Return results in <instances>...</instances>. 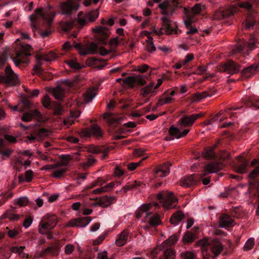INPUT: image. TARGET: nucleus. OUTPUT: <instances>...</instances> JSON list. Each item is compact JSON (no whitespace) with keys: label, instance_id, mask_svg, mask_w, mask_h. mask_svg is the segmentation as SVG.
<instances>
[{"label":"nucleus","instance_id":"nucleus-24","mask_svg":"<svg viewBox=\"0 0 259 259\" xmlns=\"http://www.w3.org/2000/svg\"><path fill=\"white\" fill-rule=\"evenodd\" d=\"M41 114L37 109H35L30 112L24 113L21 116V119L25 122H29L35 117H40Z\"/></svg>","mask_w":259,"mask_h":259},{"label":"nucleus","instance_id":"nucleus-36","mask_svg":"<svg viewBox=\"0 0 259 259\" xmlns=\"http://www.w3.org/2000/svg\"><path fill=\"white\" fill-rule=\"evenodd\" d=\"M0 218L1 220L9 219L10 221H17L19 219L20 216L13 213L11 210H8L1 216Z\"/></svg>","mask_w":259,"mask_h":259},{"label":"nucleus","instance_id":"nucleus-61","mask_svg":"<svg viewBox=\"0 0 259 259\" xmlns=\"http://www.w3.org/2000/svg\"><path fill=\"white\" fill-rule=\"evenodd\" d=\"M42 104L45 108H48L50 105V98L46 95L41 100Z\"/></svg>","mask_w":259,"mask_h":259},{"label":"nucleus","instance_id":"nucleus-32","mask_svg":"<svg viewBox=\"0 0 259 259\" xmlns=\"http://www.w3.org/2000/svg\"><path fill=\"white\" fill-rule=\"evenodd\" d=\"M184 214L182 211H176L170 218V223L175 225L178 224L184 218Z\"/></svg>","mask_w":259,"mask_h":259},{"label":"nucleus","instance_id":"nucleus-26","mask_svg":"<svg viewBox=\"0 0 259 259\" xmlns=\"http://www.w3.org/2000/svg\"><path fill=\"white\" fill-rule=\"evenodd\" d=\"M51 93L56 99L62 100L64 97L65 89L61 85H58L52 88Z\"/></svg>","mask_w":259,"mask_h":259},{"label":"nucleus","instance_id":"nucleus-43","mask_svg":"<svg viewBox=\"0 0 259 259\" xmlns=\"http://www.w3.org/2000/svg\"><path fill=\"white\" fill-rule=\"evenodd\" d=\"M92 219L90 217H81L76 218V223L78 227H84L87 226L91 221Z\"/></svg>","mask_w":259,"mask_h":259},{"label":"nucleus","instance_id":"nucleus-3","mask_svg":"<svg viewBox=\"0 0 259 259\" xmlns=\"http://www.w3.org/2000/svg\"><path fill=\"white\" fill-rule=\"evenodd\" d=\"M156 199L162 200V205L166 209L174 208L178 201L177 198L174 196L173 192L162 191L156 195Z\"/></svg>","mask_w":259,"mask_h":259},{"label":"nucleus","instance_id":"nucleus-50","mask_svg":"<svg viewBox=\"0 0 259 259\" xmlns=\"http://www.w3.org/2000/svg\"><path fill=\"white\" fill-rule=\"evenodd\" d=\"M119 41L118 37L111 38L109 41V45L110 48V51L115 50L117 46L119 45Z\"/></svg>","mask_w":259,"mask_h":259},{"label":"nucleus","instance_id":"nucleus-21","mask_svg":"<svg viewBox=\"0 0 259 259\" xmlns=\"http://www.w3.org/2000/svg\"><path fill=\"white\" fill-rule=\"evenodd\" d=\"M98 53V46L94 42H88L84 45L83 48L80 52L81 56H85L88 54L94 55Z\"/></svg>","mask_w":259,"mask_h":259},{"label":"nucleus","instance_id":"nucleus-34","mask_svg":"<svg viewBox=\"0 0 259 259\" xmlns=\"http://www.w3.org/2000/svg\"><path fill=\"white\" fill-rule=\"evenodd\" d=\"M154 82H151L149 84L147 85L146 86L143 87L141 89L142 92L141 93V96L143 97H147L148 95L151 93H155L156 94V92L154 91Z\"/></svg>","mask_w":259,"mask_h":259},{"label":"nucleus","instance_id":"nucleus-8","mask_svg":"<svg viewBox=\"0 0 259 259\" xmlns=\"http://www.w3.org/2000/svg\"><path fill=\"white\" fill-rule=\"evenodd\" d=\"M59 9L62 14L67 16L71 15L73 12H76L79 8V5L68 0L62 2L59 5Z\"/></svg>","mask_w":259,"mask_h":259},{"label":"nucleus","instance_id":"nucleus-33","mask_svg":"<svg viewBox=\"0 0 259 259\" xmlns=\"http://www.w3.org/2000/svg\"><path fill=\"white\" fill-rule=\"evenodd\" d=\"M248 164V161L245 159H241L240 161L235 166V170L239 174H244L246 172V167Z\"/></svg>","mask_w":259,"mask_h":259},{"label":"nucleus","instance_id":"nucleus-40","mask_svg":"<svg viewBox=\"0 0 259 259\" xmlns=\"http://www.w3.org/2000/svg\"><path fill=\"white\" fill-rule=\"evenodd\" d=\"M238 10V8L236 6H232L229 9L222 10L223 15H224V19L233 16L235 13H237Z\"/></svg>","mask_w":259,"mask_h":259},{"label":"nucleus","instance_id":"nucleus-54","mask_svg":"<svg viewBox=\"0 0 259 259\" xmlns=\"http://www.w3.org/2000/svg\"><path fill=\"white\" fill-rule=\"evenodd\" d=\"M237 5L238 6H236L238 8H242L246 9L248 10L251 9L252 7V5L248 2H240L238 3Z\"/></svg>","mask_w":259,"mask_h":259},{"label":"nucleus","instance_id":"nucleus-59","mask_svg":"<svg viewBox=\"0 0 259 259\" xmlns=\"http://www.w3.org/2000/svg\"><path fill=\"white\" fill-rule=\"evenodd\" d=\"M146 42L145 49L147 52L152 53L156 50V47L154 45L153 41H147Z\"/></svg>","mask_w":259,"mask_h":259},{"label":"nucleus","instance_id":"nucleus-45","mask_svg":"<svg viewBox=\"0 0 259 259\" xmlns=\"http://www.w3.org/2000/svg\"><path fill=\"white\" fill-rule=\"evenodd\" d=\"M75 21H65L60 23V26L64 31L70 30L75 25Z\"/></svg>","mask_w":259,"mask_h":259},{"label":"nucleus","instance_id":"nucleus-4","mask_svg":"<svg viewBox=\"0 0 259 259\" xmlns=\"http://www.w3.org/2000/svg\"><path fill=\"white\" fill-rule=\"evenodd\" d=\"M5 75H0V83H4L8 87H13L19 84L17 75L13 72L10 66L5 70Z\"/></svg>","mask_w":259,"mask_h":259},{"label":"nucleus","instance_id":"nucleus-23","mask_svg":"<svg viewBox=\"0 0 259 259\" xmlns=\"http://www.w3.org/2000/svg\"><path fill=\"white\" fill-rule=\"evenodd\" d=\"M189 132V130L188 129H185L182 132H181L178 128H176L173 125L171 126L168 130L169 134L171 136L175 137L177 139L185 137Z\"/></svg>","mask_w":259,"mask_h":259},{"label":"nucleus","instance_id":"nucleus-46","mask_svg":"<svg viewBox=\"0 0 259 259\" xmlns=\"http://www.w3.org/2000/svg\"><path fill=\"white\" fill-rule=\"evenodd\" d=\"M256 23V21L252 19H247L243 23V27L246 30H250Z\"/></svg>","mask_w":259,"mask_h":259},{"label":"nucleus","instance_id":"nucleus-28","mask_svg":"<svg viewBox=\"0 0 259 259\" xmlns=\"http://www.w3.org/2000/svg\"><path fill=\"white\" fill-rule=\"evenodd\" d=\"M178 240V238L176 235H172L163 242L159 246V247L160 249H165V247L171 248V246L175 245Z\"/></svg>","mask_w":259,"mask_h":259},{"label":"nucleus","instance_id":"nucleus-51","mask_svg":"<svg viewBox=\"0 0 259 259\" xmlns=\"http://www.w3.org/2000/svg\"><path fill=\"white\" fill-rule=\"evenodd\" d=\"M254 245V240L253 238L248 239L243 247V249L245 251H248L252 249Z\"/></svg>","mask_w":259,"mask_h":259},{"label":"nucleus","instance_id":"nucleus-16","mask_svg":"<svg viewBox=\"0 0 259 259\" xmlns=\"http://www.w3.org/2000/svg\"><path fill=\"white\" fill-rule=\"evenodd\" d=\"M209 248L212 253V255H211V258H215L222 252L224 246L219 240L213 239L210 241Z\"/></svg>","mask_w":259,"mask_h":259},{"label":"nucleus","instance_id":"nucleus-18","mask_svg":"<svg viewBox=\"0 0 259 259\" xmlns=\"http://www.w3.org/2000/svg\"><path fill=\"white\" fill-rule=\"evenodd\" d=\"M96 200H97V201L95 204V205L102 207H107L113 203L114 202L116 201L117 199L115 196L105 195L100 197L99 199L96 198Z\"/></svg>","mask_w":259,"mask_h":259},{"label":"nucleus","instance_id":"nucleus-42","mask_svg":"<svg viewBox=\"0 0 259 259\" xmlns=\"http://www.w3.org/2000/svg\"><path fill=\"white\" fill-rule=\"evenodd\" d=\"M99 15V10H95L85 14V18L90 22H94Z\"/></svg>","mask_w":259,"mask_h":259},{"label":"nucleus","instance_id":"nucleus-44","mask_svg":"<svg viewBox=\"0 0 259 259\" xmlns=\"http://www.w3.org/2000/svg\"><path fill=\"white\" fill-rule=\"evenodd\" d=\"M51 174V177L54 178H60L63 177L67 171V168L58 167Z\"/></svg>","mask_w":259,"mask_h":259},{"label":"nucleus","instance_id":"nucleus-58","mask_svg":"<svg viewBox=\"0 0 259 259\" xmlns=\"http://www.w3.org/2000/svg\"><path fill=\"white\" fill-rule=\"evenodd\" d=\"M146 159V157H144V158H142V160L138 162H135V163L132 162V163H129L127 165L128 169L131 171H133V170H135L138 166L140 165V164H141L142 161Z\"/></svg>","mask_w":259,"mask_h":259},{"label":"nucleus","instance_id":"nucleus-12","mask_svg":"<svg viewBox=\"0 0 259 259\" xmlns=\"http://www.w3.org/2000/svg\"><path fill=\"white\" fill-rule=\"evenodd\" d=\"M202 116V114L201 113L185 115L179 120L178 123L181 127L191 126L198 118Z\"/></svg>","mask_w":259,"mask_h":259},{"label":"nucleus","instance_id":"nucleus-53","mask_svg":"<svg viewBox=\"0 0 259 259\" xmlns=\"http://www.w3.org/2000/svg\"><path fill=\"white\" fill-rule=\"evenodd\" d=\"M66 63L72 68L75 69H79L81 68V65L79 63L72 60H69L66 61Z\"/></svg>","mask_w":259,"mask_h":259},{"label":"nucleus","instance_id":"nucleus-35","mask_svg":"<svg viewBox=\"0 0 259 259\" xmlns=\"http://www.w3.org/2000/svg\"><path fill=\"white\" fill-rule=\"evenodd\" d=\"M219 144L218 141L212 147L205 148L202 153L203 156L207 159L213 158L215 156L214 149Z\"/></svg>","mask_w":259,"mask_h":259},{"label":"nucleus","instance_id":"nucleus-31","mask_svg":"<svg viewBox=\"0 0 259 259\" xmlns=\"http://www.w3.org/2000/svg\"><path fill=\"white\" fill-rule=\"evenodd\" d=\"M55 13H51L49 15V16L48 17V21H46V24H47V25L48 27V28L44 31L41 32L40 33V35L42 37H46L48 36L51 33V27L52 23L53 20V18L55 17Z\"/></svg>","mask_w":259,"mask_h":259},{"label":"nucleus","instance_id":"nucleus-52","mask_svg":"<svg viewBox=\"0 0 259 259\" xmlns=\"http://www.w3.org/2000/svg\"><path fill=\"white\" fill-rule=\"evenodd\" d=\"M96 162V159L92 156H90L85 162L82 163V166L84 168H88L92 166Z\"/></svg>","mask_w":259,"mask_h":259},{"label":"nucleus","instance_id":"nucleus-11","mask_svg":"<svg viewBox=\"0 0 259 259\" xmlns=\"http://www.w3.org/2000/svg\"><path fill=\"white\" fill-rule=\"evenodd\" d=\"M202 178L201 174L191 175L182 178L180 181V185L182 187H189L196 185Z\"/></svg>","mask_w":259,"mask_h":259},{"label":"nucleus","instance_id":"nucleus-39","mask_svg":"<svg viewBox=\"0 0 259 259\" xmlns=\"http://www.w3.org/2000/svg\"><path fill=\"white\" fill-rule=\"evenodd\" d=\"M59 158L61 160V161L57 163L59 167L66 166L73 159L72 157L69 154L61 155L59 156Z\"/></svg>","mask_w":259,"mask_h":259},{"label":"nucleus","instance_id":"nucleus-41","mask_svg":"<svg viewBox=\"0 0 259 259\" xmlns=\"http://www.w3.org/2000/svg\"><path fill=\"white\" fill-rule=\"evenodd\" d=\"M85 15H84L83 12L80 11L77 15V18L75 22L79 25L80 28H82L84 26L87 25V21L86 20Z\"/></svg>","mask_w":259,"mask_h":259},{"label":"nucleus","instance_id":"nucleus-55","mask_svg":"<svg viewBox=\"0 0 259 259\" xmlns=\"http://www.w3.org/2000/svg\"><path fill=\"white\" fill-rule=\"evenodd\" d=\"M15 203L20 207L26 206L28 203V199L26 197H21L16 200Z\"/></svg>","mask_w":259,"mask_h":259},{"label":"nucleus","instance_id":"nucleus-29","mask_svg":"<svg viewBox=\"0 0 259 259\" xmlns=\"http://www.w3.org/2000/svg\"><path fill=\"white\" fill-rule=\"evenodd\" d=\"M159 250H163V253L162 256L159 259H176V252L172 248L165 247V249H160Z\"/></svg>","mask_w":259,"mask_h":259},{"label":"nucleus","instance_id":"nucleus-56","mask_svg":"<svg viewBox=\"0 0 259 259\" xmlns=\"http://www.w3.org/2000/svg\"><path fill=\"white\" fill-rule=\"evenodd\" d=\"M181 256L184 257L185 259H197V256L195 253L190 251H186L185 253H182Z\"/></svg>","mask_w":259,"mask_h":259},{"label":"nucleus","instance_id":"nucleus-2","mask_svg":"<svg viewBox=\"0 0 259 259\" xmlns=\"http://www.w3.org/2000/svg\"><path fill=\"white\" fill-rule=\"evenodd\" d=\"M58 223V217L53 214L47 213L41 218L38 227L40 234H45L54 229Z\"/></svg>","mask_w":259,"mask_h":259},{"label":"nucleus","instance_id":"nucleus-48","mask_svg":"<svg viewBox=\"0 0 259 259\" xmlns=\"http://www.w3.org/2000/svg\"><path fill=\"white\" fill-rule=\"evenodd\" d=\"M206 93H204L203 92L201 93H197L194 94L191 97V102H198L201 100V99L206 98Z\"/></svg>","mask_w":259,"mask_h":259},{"label":"nucleus","instance_id":"nucleus-27","mask_svg":"<svg viewBox=\"0 0 259 259\" xmlns=\"http://www.w3.org/2000/svg\"><path fill=\"white\" fill-rule=\"evenodd\" d=\"M103 118L106 120L110 125L118 123L122 117L116 116L112 113H107L103 114Z\"/></svg>","mask_w":259,"mask_h":259},{"label":"nucleus","instance_id":"nucleus-13","mask_svg":"<svg viewBox=\"0 0 259 259\" xmlns=\"http://www.w3.org/2000/svg\"><path fill=\"white\" fill-rule=\"evenodd\" d=\"M210 240L208 238H204L198 240L196 243V246L200 247L202 259L211 258V254L208 249Z\"/></svg>","mask_w":259,"mask_h":259},{"label":"nucleus","instance_id":"nucleus-38","mask_svg":"<svg viewBox=\"0 0 259 259\" xmlns=\"http://www.w3.org/2000/svg\"><path fill=\"white\" fill-rule=\"evenodd\" d=\"M196 234L190 231H187L183 237V241L185 244L193 242L196 239Z\"/></svg>","mask_w":259,"mask_h":259},{"label":"nucleus","instance_id":"nucleus-1","mask_svg":"<svg viewBox=\"0 0 259 259\" xmlns=\"http://www.w3.org/2000/svg\"><path fill=\"white\" fill-rule=\"evenodd\" d=\"M32 51L33 49L29 45H21L19 48L16 49V56L12 57L16 66L29 62L28 57L31 56Z\"/></svg>","mask_w":259,"mask_h":259},{"label":"nucleus","instance_id":"nucleus-5","mask_svg":"<svg viewBox=\"0 0 259 259\" xmlns=\"http://www.w3.org/2000/svg\"><path fill=\"white\" fill-rule=\"evenodd\" d=\"M218 70L222 72L233 75L238 73L240 69V66L233 60H229L221 63L217 67Z\"/></svg>","mask_w":259,"mask_h":259},{"label":"nucleus","instance_id":"nucleus-14","mask_svg":"<svg viewBox=\"0 0 259 259\" xmlns=\"http://www.w3.org/2000/svg\"><path fill=\"white\" fill-rule=\"evenodd\" d=\"M175 90L169 92L167 90L164 92L161 96H160L156 103L157 106H161L165 104H170L175 101V98L172 97L175 95Z\"/></svg>","mask_w":259,"mask_h":259},{"label":"nucleus","instance_id":"nucleus-15","mask_svg":"<svg viewBox=\"0 0 259 259\" xmlns=\"http://www.w3.org/2000/svg\"><path fill=\"white\" fill-rule=\"evenodd\" d=\"M123 82L131 88H134L136 85H143L146 83L145 79L141 75L128 76L124 78Z\"/></svg>","mask_w":259,"mask_h":259},{"label":"nucleus","instance_id":"nucleus-6","mask_svg":"<svg viewBox=\"0 0 259 259\" xmlns=\"http://www.w3.org/2000/svg\"><path fill=\"white\" fill-rule=\"evenodd\" d=\"M51 13L54 12H45L43 13V9L37 8L34 11V13L29 16V19L31 22L30 25L33 31L37 29L36 25L37 22L40 20V18H44L46 21H48V17Z\"/></svg>","mask_w":259,"mask_h":259},{"label":"nucleus","instance_id":"nucleus-30","mask_svg":"<svg viewBox=\"0 0 259 259\" xmlns=\"http://www.w3.org/2000/svg\"><path fill=\"white\" fill-rule=\"evenodd\" d=\"M128 232L126 230H124L118 235V238L116 240L115 244L118 246L124 245L127 241Z\"/></svg>","mask_w":259,"mask_h":259},{"label":"nucleus","instance_id":"nucleus-47","mask_svg":"<svg viewBox=\"0 0 259 259\" xmlns=\"http://www.w3.org/2000/svg\"><path fill=\"white\" fill-rule=\"evenodd\" d=\"M148 223L149 225L152 227H155L159 225L161 223L159 215L155 214L154 216L151 217L149 219Z\"/></svg>","mask_w":259,"mask_h":259},{"label":"nucleus","instance_id":"nucleus-57","mask_svg":"<svg viewBox=\"0 0 259 259\" xmlns=\"http://www.w3.org/2000/svg\"><path fill=\"white\" fill-rule=\"evenodd\" d=\"M113 146H108L107 147H105L104 146H102V152L101 153H102L103 154V155H102V159H105L106 158L107 156H108V154L109 153V152L110 151H111V150L113 149Z\"/></svg>","mask_w":259,"mask_h":259},{"label":"nucleus","instance_id":"nucleus-49","mask_svg":"<svg viewBox=\"0 0 259 259\" xmlns=\"http://www.w3.org/2000/svg\"><path fill=\"white\" fill-rule=\"evenodd\" d=\"M41 66L42 63L41 62L37 61L36 65H34L33 68L32 74L40 75L41 74V72L43 71Z\"/></svg>","mask_w":259,"mask_h":259},{"label":"nucleus","instance_id":"nucleus-25","mask_svg":"<svg viewBox=\"0 0 259 259\" xmlns=\"http://www.w3.org/2000/svg\"><path fill=\"white\" fill-rule=\"evenodd\" d=\"M248 192L250 194L259 196V182L255 179L249 181V188Z\"/></svg>","mask_w":259,"mask_h":259},{"label":"nucleus","instance_id":"nucleus-37","mask_svg":"<svg viewBox=\"0 0 259 259\" xmlns=\"http://www.w3.org/2000/svg\"><path fill=\"white\" fill-rule=\"evenodd\" d=\"M96 94V91L94 88L89 89L83 95L84 102L87 103L91 102Z\"/></svg>","mask_w":259,"mask_h":259},{"label":"nucleus","instance_id":"nucleus-62","mask_svg":"<svg viewBox=\"0 0 259 259\" xmlns=\"http://www.w3.org/2000/svg\"><path fill=\"white\" fill-rule=\"evenodd\" d=\"M57 251V248L54 246L48 247L42 252V254H51L54 255Z\"/></svg>","mask_w":259,"mask_h":259},{"label":"nucleus","instance_id":"nucleus-63","mask_svg":"<svg viewBox=\"0 0 259 259\" xmlns=\"http://www.w3.org/2000/svg\"><path fill=\"white\" fill-rule=\"evenodd\" d=\"M21 102L24 106V108L26 109H30L31 107V103L26 98H23L21 100Z\"/></svg>","mask_w":259,"mask_h":259},{"label":"nucleus","instance_id":"nucleus-60","mask_svg":"<svg viewBox=\"0 0 259 259\" xmlns=\"http://www.w3.org/2000/svg\"><path fill=\"white\" fill-rule=\"evenodd\" d=\"M191 11L196 15L199 14L202 11L201 5L200 4H195L191 9Z\"/></svg>","mask_w":259,"mask_h":259},{"label":"nucleus","instance_id":"nucleus-9","mask_svg":"<svg viewBox=\"0 0 259 259\" xmlns=\"http://www.w3.org/2000/svg\"><path fill=\"white\" fill-rule=\"evenodd\" d=\"M79 135L82 137H90L94 136L97 139L102 138L103 131L97 124H92L90 128H84L79 133Z\"/></svg>","mask_w":259,"mask_h":259},{"label":"nucleus","instance_id":"nucleus-10","mask_svg":"<svg viewBox=\"0 0 259 259\" xmlns=\"http://www.w3.org/2000/svg\"><path fill=\"white\" fill-rule=\"evenodd\" d=\"M161 29L167 35L177 33V25L176 23L172 21L168 16H162L161 18Z\"/></svg>","mask_w":259,"mask_h":259},{"label":"nucleus","instance_id":"nucleus-17","mask_svg":"<svg viewBox=\"0 0 259 259\" xmlns=\"http://www.w3.org/2000/svg\"><path fill=\"white\" fill-rule=\"evenodd\" d=\"M224 165L221 163L210 162L206 164L204 167L203 174H201L202 177L210 173L217 172L222 169Z\"/></svg>","mask_w":259,"mask_h":259},{"label":"nucleus","instance_id":"nucleus-64","mask_svg":"<svg viewBox=\"0 0 259 259\" xmlns=\"http://www.w3.org/2000/svg\"><path fill=\"white\" fill-rule=\"evenodd\" d=\"M258 174H259V166L256 167L249 174L248 178L250 180L255 179Z\"/></svg>","mask_w":259,"mask_h":259},{"label":"nucleus","instance_id":"nucleus-7","mask_svg":"<svg viewBox=\"0 0 259 259\" xmlns=\"http://www.w3.org/2000/svg\"><path fill=\"white\" fill-rule=\"evenodd\" d=\"M92 31L95 33V37L99 44L106 45L107 40L110 36L109 29L103 26H98L92 29Z\"/></svg>","mask_w":259,"mask_h":259},{"label":"nucleus","instance_id":"nucleus-20","mask_svg":"<svg viewBox=\"0 0 259 259\" xmlns=\"http://www.w3.org/2000/svg\"><path fill=\"white\" fill-rule=\"evenodd\" d=\"M171 164L168 162L156 166L154 169L156 177H164L169 174V167Z\"/></svg>","mask_w":259,"mask_h":259},{"label":"nucleus","instance_id":"nucleus-22","mask_svg":"<svg viewBox=\"0 0 259 259\" xmlns=\"http://www.w3.org/2000/svg\"><path fill=\"white\" fill-rule=\"evenodd\" d=\"M258 71L259 65L258 64H253L243 69L241 71V74L245 77L250 78Z\"/></svg>","mask_w":259,"mask_h":259},{"label":"nucleus","instance_id":"nucleus-19","mask_svg":"<svg viewBox=\"0 0 259 259\" xmlns=\"http://www.w3.org/2000/svg\"><path fill=\"white\" fill-rule=\"evenodd\" d=\"M235 224V221L227 214L223 213L219 217V225L221 228L231 227Z\"/></svg>","mask_w":259,"mask_h":259}]
</instances>
